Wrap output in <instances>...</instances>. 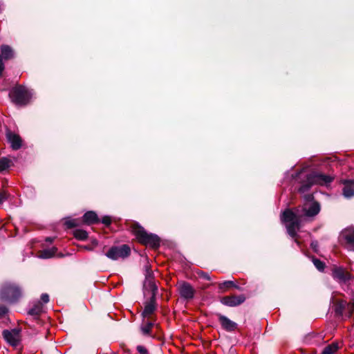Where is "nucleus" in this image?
<instances>
[{"label":"nucleus","instance_id":"1","mask_svg":"<svg viewBox=\"0 0 354 354\" xmlns=\"http://www.w3.org/2000/svg\"><path fill=\"white\" fill-rule=\"evenodd\" d=\"M131 232L136 236L137 240L143 245L152 248H158L160 245V239L158 236L148 234L142 227L137 223L132 225Z\"/></svg>","mask_w":354,"mask_h":354},{"label":"nucleus","instance_id":"2","mask_svg":"<svg viewBox=\"0 0 354 354\" xmlns=\"http://www.w3.org/2000/svg\"><path fill=\"white\" fill-rule=\"evenodd\" d=\"M281 219L286 224L289 235L292 238L295 237L297 231L300 227L301 215L294 213L292 210L287 209L282 213Z\"/></svg>","mask_w":354,"mask_h":354},{"label":"nucleus","instance_id":"3","mask_svg":"<svg viewBox=\"0 0 354 354\" xmlns=\"http://www.w3.org/2000/svg\"><path fill=\"white\" fill-rule=\"evenodd\" d=\"M333 178L319 172H313L307 176L306 181L300 187L299 192L304 193L307 192L313 185L318 184L326 185L332 182Z\"/></svg>","mask_w":354,"mask_h":354},{"label":"nucleus","instance_id":"4","mask_svg":"<svg viewBox=\"0 0 354 354\" xmlns=\"http://www.w3.org/2000/svg\"><path fill=\"white\" fill-rule=\"evenodd\" d=\"M0 296L3 300L14 302L21 297V290L17 284L6 282L1 286Z\"/></svg>","mask_w":354,"mask_h":354},{"label":"nucleus","instance_id":"5","mask_svg":"<svg viewBox=\"0 0 354 354\" xmlns=\"http://www.w3.org/2000/svg\"><path fill=\"white\" fill-rule=\"evenodd\" d=\"M10 96L15 104L24 105L29 102L31 94L25 87L18 86L10 91Z\"/></svg>","mask_w":354,"mask_h":354},{"label":"nucleus","instance_id":"6","mask_svg":"<svg viewBox=\"0 0 354 354\" xmlns=\"http://www.w3.org/2000/svg\"><path fill=\"white\" fill-rule=\"evenodd\" d=\"M131 249L127 245L113 246L106 253V256L112 260L124 259L130 255Z\"/></svg>","mask_w":354,"mask_h":354},{"label":"nucleus","instance_id":"7","mask_svg":"<svg viewBox=\"0 0 354 354\" xmlns=\"http://www.w3.org/2000/svg\"><path fill=\"white\" fill-rule=\"evenodd\" d=\"M145 279L143 283V288L145 290L151 292L152 295L156 296L158 287L156 286L154 279L153 274L149 265L145 266Z\"/></svg>","mask_w":354,"mask_h":354},{"label":"nucleus","instance_id":"8","mask_svg":"<svg viewBox=\"0 0 354 354\" xmlns=\"http://www.w3.org/2000/svg\"><path fill=\"white\" fill-rule=\"evenodd\" d=\"M340 239L348 250L354 251V227H349L342 230Z\"/></svg>","mask_w":354,"mask_h":354},{"label":"nucleus","instance_id":"9","mask_svg":"<svg viewBox=\"0 0 354 354\" xmlns=\"http://www.w3.org/2000/svg\"><path fill=\"white\" fill-rule=\"evenodd\" d=\"M178 290L182 298L186 300H191L195 295V290L191 284L187 282H180L178 284Z\"/></svg>","mask_w":354,"mask_h":354},{"label":"nucleus","instance_id":"10","mask_svg":"<svg viewBox=\"0 0 354 354\" xmlns=\"http://www.w3.org/2000/svg\"><path fill=\"white\" fill-rule=\"evenodd\" d=\"M245 300V297L243 295H240L223 297L221 298L220 301L225 306L234 307L243 304Z\"/></svg>","mask_w":354,"mask_h":354},{"label":"nucleus","instance_id":"11","mask_svg":"<svg viewBox=\"0 0 354 354\" xmlns=\"http://www.w3.org/2000/svg\"><path fill=\"white\" fill-rule=\"evenodd\" d=\"M333 277L339 283H346L351 279V275L342 267H334L332 270Z\"/></svg>","mask_w":354,"mask_h":354},{"label":"nucleus","instance_id":"12","mask_svg":"<svg viewBox=\"0 0 354 354\" xmlns=\"http://www.w3.org/2000/svg\"><path fill=\"white\" fill-rule=\"evenodd\" d=\"M6 138L13 150H18L21 147L22 139L18 134L11 131H8L6 132Z\"/></svg>","mask_w":354,"mask_h":354},{"label":"nucleus","instance_id":"13","mask_svg":"<svg viewBox=\"0 0 354 354\" xmlns=\"http://www.w3.org/2000/svg\"><path fill=\"white\" fill-rule=\"evenodd\" d=\"M3 337L6 342L12 346H17L19 342V333L17 330H4Z\"/></svg>","mask_w":354,"mask_h":354},{"label":"nucleus","instance_id":"14","mask_svg":"<svg viewBox=\"0 0 354 354\" xmlns=\"http://www.w3.org/2000/svg\"><path fill=\"white\" fill-rule=\"evenodd\" d=\"M218 317V321L223 329L227 331H234L236 330L237 327L236 323L232 322L225 315L219 314Z\"/></svg>","mask_w":354,"mask_h":354},{"label":"nucleus","instance_id":"15","mask_svg":"<svg viewBox=\"0 0 354 354\" xmlns=\"http://www.w3.org/2000/svg\"><path fill=\"white\" fill-rule=\"evenodd\" d=\"M304 212V215L308 217H312L317 215L320 211L319 204L317 202H313L310 204L307 208L306 205L303 208Z\"/></svg>","mask_w":354,"mask_h":354},{"label":"nucleus","instance_id":"16","mask_svg":"<svg viewBox=\"0 0 354 354\" xmlns=\"http://www.w3.org/2000/svg\"><path fill=\"white\" fill-rule=\"evenodd\" d=\"M156 308V296L151 295L150 301L146 304L142 312L143 317H149L153 313Z\"/></svg>","mask_w":354,"mask_h":354},{"label":"nucleus","instance_id":"17","mask_svg":"<svg viewBox=\"0 0 354 354\" xmlns=\"http://www.w3.org/2000/svg\"><path fill=\"white\" fill-rule=\"evenodd\" d=\"M343 194L346 198H351L354 196V180L345 181Z\"/></svg>","mask_w":354,"mask_h":354},{"label":"nucleus","instance_id":"18","mask_svg":"<svg viewBox=\"0 0 354 354\" xmlns=\"http://www.w3.org/2000/svg\"><path fill=\"white\" fill-rule=\"evenodd\" d=\"M83 221L88 224H92L98 221L97 216L95 212L89 211L83 216Z\"/></svg>","mask_w":354,"mask_h":354},{"label":"nucleus","instance_id":"19","mask_svg":"<svg viewBox=\"0 0 354 354\" xmlns=\"http://www.w3.org/2000/svg\"><path fill=\"white\" fill-rule=\"evenodd\" d=\"M1 57H3L5 59H9L13 57V51L12 48L8 46H2L1 47Z\"/></svg>","mask_w":354,"mask_h":354},{"label":"nucleus","instance_id":"20","mask_svg":"<svg viewBox=\"0 0 354 354\" xmlns=\"http://www.w3.org/2000/svg\"><path fill=\"white\" fill-rule=\"evenodd\" d=\"M57 252L56 248H52L49 249H45L42 251H41L39 254V257L42 259H49L55 255V253Z\"/></svg>","mask_w":354,"mask_h":354},{"label":"nucleus","instance_id":"21","mask_svg":"<svg viewBox=\"0 0 354 354\" xmlns=\"http://www.w3.org/2000/svg\"><path fill=\"white\" fill-rule=\"evenodd\" d=\"M232 287H234L236 289H239V287L236 286L232 281H225L224 282L218 283V288L223 292L225 291L227 289H229Z\"/></svg>","mask_w":354,"mask_h":354},{"label":"nucleus","instance_id":"22","mask_svg":"<svg viewBox=\"0 0 354 354\" xmlns=\"http://www.w3.org/2000/svg\"><path fill=\"white\" fill-rule=\"evenodd\" d=\"M42 310H43V307H42L41 304L40 302H38L37 304H35L33 306V307H32L29 310L28 313L30 315L38 316L41 313Z\"/></svg>","mask_w":354,"mask_h":354},{"label":"nucleus","instance_id":"23","mask_svg":"<svg viewBox=\"0 0 354 354\" xmlns=\"http://www.w3.org/2000/svg\"><path fill=\"white\" fill-rule=\"evenodd\" d=\"M73 235L75 239L81 241L86 240L88 238V233L86 231L80 229L75 230L73 232Z\"/></svg>","mask_w":354,"mask_h":354},{"label":"nucleus","instance_id":"24","mask_svg":"<svg viewBox=\"0 0 354 354\" xmlns=\"http://www.w3.org/2000/svg\"><path fill=\"white\" fill-rule=\"evenodd\" d=\"M338 349V345L336 343H333L326 346L322 354H334Z\"/></svg>","mask_w":354,"mask_h":354},{"label":"nucleus","instance_id":"25","mask_svg":"<svg viewBox=\"0 0 354 354\" xmlns=\"http://www.w3.org/2000/svg\"><path fill=\"white\" fill-rule=\"evenodd\" d=\"M11 165V160L7 158H0V171H5Z\"/></svg>","mask_w":354,"mask_h":354},{"label":"nucleus","instance_id":"26","mask_svg":"<svg viewBox=\"0 0 354 354\" xmlns=\"http://www.w3.org/2000/svg\"><path fill=\"white\" fill-rule=\"evenodd\" d=\"M153 326V324L151 322H147L145 324L142 326L141 330L143 334L148 335Z\"/></svg>","mask_w":354,"mask_h":354},{"label":"nucleus","instance_id":"27","mask_svg":"<svg viewBox=\"0 0 354 354\" xmlns=\"http://www.w3.org/2000/svg\"><path fill=\"white\" fill-rule=\"evenodd\" d=\"M346 308V301H341L337 304L335 311L337 313L342 315L343 313V310Z\"/></svg>","mask_w":354,"mask_h":354},{"label":"nucleus","instance_id":"28","mask_svg":"<svg viewBox=\"0 0 354 354\" xmlns=\"http://www.w3.org/2000/svg\"><path fill=\"white\" fill-rule=\"evenodd\" d=\"M313 263L318 270H319V271L324 270V269L325 268V263L324 262H322V261H320L317 259H314Z\"/></svg>","mask_w":354,"mask_h":354},{"label":"nucleus","instance_id":"29","mask_svg":"<svg viewBox=\"0 0 354 354\" xmlns=\"http://www.w3.org/2000/svg\"><path fill=\"white\" fill-rule=\"evenodd\" d=\"M346 310L348 313V316H351V315L354 313V302L346 304Z\"/></svg>","mask_w":354,"mask_h":354},{"label":"nucleus","instance_id":"30","mask_svg":"<svg viewBox=\"0 0 354 354\" xmlns=\"http://www.w3.org/2000/svg\"><path fill=\"white\" fill-rule=\"evenodd\" d=\"M198 276L202 279H206L207 281L211 280V277L208 273L201 271V272H198Z\"/></svg>","mask_w":354,"mask_h":354},{"label":"nucleus","instance_id":"31","mask_svg":"<svg viewBox=\"0 0 354 354\" xmlns=\"http://www.w3.org/2000/svg\"><path fill=\"white\" fill-rule=\"evenodd\" d=\"M137 351L140 353V354H148V351L147 350V348L145 347H144L143 346H137Z\"/></svg>","mask_w":354,"mask_h":354},{"label":"nucleus","instance_id":"32","mask_svg":"<svg viewBox=\"0 0 354 354\" xmlns=\"http://www.w3.org/2000/svg\"><path fill=\"white\" fill-rule=\"evenodd\" d=\"M8 313V308L5 306H0V317H3Z\"/></svg>","mask_w":354,"mask_h":354},{"label":"nucleus","instance_id":"33","mask_svg":"<svg viewBox=\"0 0 354 354\" xmlns=\"http://www.w3.org/2000/svg\"><path fill=\"white\" fill-rule=\"evenodd\" d=\"M102 223L106 225H109L111 223V219L109 216H104L102 219Z\"/></svg>","mask_w":354,"mask_h":354},{"label":"nucleus","instance_id":"34","mask_svg":"<svg viewBox=\"0 0 354 354\" xmlns=\"http://www.w3.org/2000/svg\"><path fill=\"white\" fill-rule=\"evenodd\" d=\"M8 194L5 192L0 193V205L7 199Z\"/></svg>","mask_w":354,"mask_h":354},{"label":"nucleus","instance_id":"35","mask_svg":"<svg viewBox=\"0 0 354 354\" xmlns=\"http://www.w3.org/2000/svg\"><path fill=\"white\" fill-rule=\"evenodd\" d=\"M41 300L44 304L48 303L49 301V296H48V295L46 294V293L42 294L41 296Z\"/></svg>","mask_w":354,"mask_h":354},{"label":"nucleus","instance_id":"36","mask_svg":"<svg viewBox=\"0 0 354 354\" xmlns=\"http://www.w3.org/2000/svg\"><path fill=\"white\" fill-rule=\"evenodd\" d=\"M67 225L70 227H73L75 226V223L73 221L67 222Z\"/></svg>","mask_w":354,"mask_h":354},{"label":"nucleus","instance_id":"37","mask_svg":"<svg viewBox=\"0 0 354 354\" xmlns=\"http://www.w3.org/2000/svg\"><path fill=\"white\" fill-rule=\"evenodd\" d=\"M311 197H312V196H311L310 195H308V199H309V200H310V199L311 198Z\"/></svg>","mask_w":354,"mask_h":354}]
</instances>
